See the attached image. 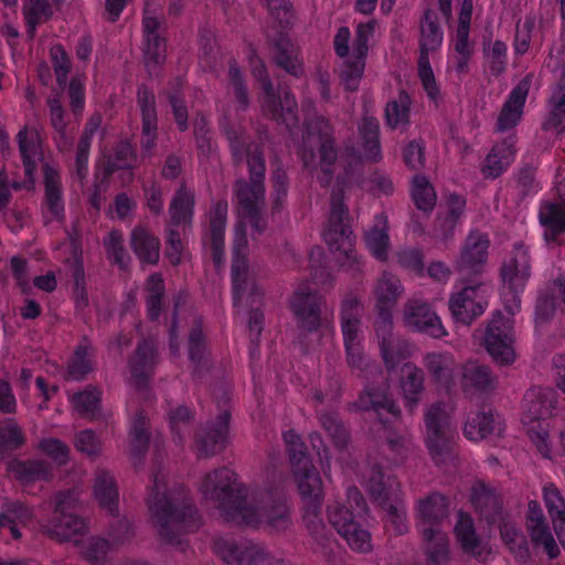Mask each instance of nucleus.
<instances>
[{"label": "nucleus", "mask_w": 565, "mask_h": 565, "mask_svg": "<svg viewBox=\"0 0 565 565\" xmlns=\"http://www.w3.org/2000/svg\"><path fill=\"white\" fill-rule=\"evenodd\" d=\"M214 550L228 565H259L267 557L264 547L250 541L217 539Z\"/></svg>", "instance_id": "obj_18"}, {"label": "nucleus", "mask_w": 565, "mask_h": 565, "mask_svg": "<svg viewBox=\"0 0 565 565\" xmlns=\"http://www.w3.org/2000/svg\"><path fill=\"white\" fill-rule=\"evenodd\" d=\"M318 419L321 427L331 438L334 447L339 450L347 449L351 435L340 415L335 412H322L318 415Z\"/></svg>", "instance_id": "obj_48"}, {"label": "nucleus", "mask_w": 565, "mask_h": 565, "mask_svg": "<svg viewBox=\"0 0 565 565\" xmlns=\"http://www.w3.org/2000/svg\"><path fill=\"white\" fill-rule=\"evenodd\" d=\"M79 500L73 490H64L55 495V509L41 532L56 542H66L75 535L84 534L86 522L77 515Z\"/></svg>", "instance_id": "obj_7"}, {"label": "nucleus", "mask_w": 565, "mask_h": 565, "mask_svg": "<svg viewBox=\"0 0 565 565\" xmlns=\"http://www.w3.org/2000/svg\"><path fill=\"white\" fill-rule=\"evenodd\" d=\"M364 67L365 61L362 58L353 57L352 60L343 61L340 70V78L347 90L354 92L358 89Z\"/></svg>", "instance_id": "obj_62"}, {"label": "nucleus", "mask_w": 565, "mask_h": 565, "mask_svg": "<svg viewBox=\"0 0 565 565\" xmlns=\"http://www.w3.org/2000/svg\"><path fill=\"white\" fill-rule=\"evenodd\" d=\"M156 358L157 349L153 342L142 340L138 343L135 356L129 362L134 386L137 391H147Z\"/></svg>", "instance_id": "obj_27"}, {"label": "nucleus", "mask_w": 565, "mask_h": 565, "mask_svg": "<svg viewBox=\"0 0 565 565\" xmlns=\"http://www.w3.org/2000/svg\"><path fill=\"white\" fill-rule=\"evenodd\" d=\"M290 307L297 319L298 328L313 332L321 326L322 313L327 310V301L322 295L305 282L295 290Z\"/></svg>", "instance_id": "obj_11"}, {"label": "nucleus", "mask_w": 565, "mask_h": 565, "mask_svg": "<svg viewBox=\"0 0 565 565\" xmlns=\"http://www.w3.org/2000/svg\"><path fill=\"white\" fill-rule=\"evenodd\" d=\"M129 449L134 465L142 463V459L149 447V433L147 430V418L143 412H138L130 428Z\"/></svg>", "instance_id": "obj_46"}, {"label": "nucleus", "mask_w": 565, "mask_h": 565, "mask_svg": "<svg viewBox=\"0 0 565 565\" xmlns=\"http://www.w3.org/2000/svg\"><path fill=\"white\" fill-rule=\"evenodd\" d=\"M322 503L303 504V523L312 539L326 547L331 540L332 532L327 527L321 518Z\"/></svg>", "instance_id": "obj_47"}, {"label": "nucleus", "mask_w": 565, "mask_h": 565, "mask_svg": "<svg viewBox=\"0 0 565 565\" xmlns=\"http://www.w3.org/2000/svg\"><path fill=\"white\" fill-rule=\"evenodd\" d=\"M488 302L483 295L482 285L466 286L460 291L452 294L448 307L454 320L469 326L480 317Z\"/></svg>", "instance_id": "obj_14"}, {"label": "nucleus", "mask_w": 565, "mask_h": 565, "mask_svg": "<svg viewBox=\"0 0 565 565\" xmlns=\"http://www.w3.org/2000/svg\"><path fill=\"white\" fill-rule=\"evenodd\" d=\"M547 107L548 114L542 125L543 130L563 132L565 130V102L550 97Z\"/></svg>", "instance_id": "obj_63"}, {"label": "nucleus", "mask_w": 565, "mask_h": 565, "mask_svg": "<svg viewBox=\"0 0 565 565\" xmlns=\"http://www.w3.org/2000/svg\"><path fill=\"white\" fill-rule=\"evenodd\" d=\"M200 492L204 500L215 504L228 522L236 523L246 504L247 489L237 475L226 467L206 473L201 482Z\"/></svg>", "instance_id": "obj_4"}, {"label": "nucleus", "mask_w": 565, "mask_h": 565, "mask_svg": "<svg viewBox=\"0 0 565 565\" xmlns=\"http://www.w3.org/2000/svg\"><path fill=\"white\" fill-rule=\"evenodd\" d=\"M151 0H146L145 17L142 20L145 47L143 64L150 77L157 75L159 67L166 61V41L158 33L161 21L149 14L148 6Z\"/></svg>", "instance_id": "obj_16"}, {"label": "nucleus", "mask_w": 565, "mask_h": 565, "mask_svg": "<svg viewBox=\"0 0 565 565\" xmlns=\"http://www.w3.org/2000/svg\"><path fill=\"white\" fill-rule=\"evenodd\" d=\"M426 446L433 461L449 465L456 459L455 441L449 429L448 415L441 404H434L425 416Z\"/></svg>", "instance_id": "obj_8"}, {"label": "nucleus", "mask_w": 565, "mask_h": 565, "mask_svg": "<svg viewBox=\"0 0 565 565\" xmlns=\"http://www.w3.org/2000/svg\"><path fill=\"white\" fill-rule=\"evenodd\" d=\"M137 104L140 108L142 120L141 148L145 151H151L156 146L158 116L154 94L145 84L138 87Z\"/></svg>", "instance_id": "obj_23"}, {"label": "nucleus", "mask_w": 565, "mask_h": 565, "mask_svg": "<svg viewBox=\"0 0 565 565\" xmlns=\"http://www.w3.org/2000/svg\"><path fill=\"white\" fill-rule=\"evenodd\" d=\"M136 161L137 154L131 143L127 140H121L114 148V154L105 158L103 168L104 179H109L117 170L132 168Z\"/></svg>", "instance_id": "obj_50"}, {"label": "nucleus", "mask_w": 565, "mask_h": 565, "mask_svg": "<svg viewBox=\"0 0 565 565\" xmlns=\"http://www.w3.org/2000/svg\"><path fill=\"white\" fill-rule=\"evenodd\" d=\"M411 99L405 90H401L398 98L387 103L385 108V118L390 127L396 128L398 125L408 124Z\"/></svg>", "instance_id": "obj_57"}, {"label": "nucleus", "mask_w": 565, "mask_h": 565, "mask_svg": "<svg viewBox=\"0 0 565 565\" xmlns=\"http://www.w3.org/2000/svg\"><path fill=\"white\" fill-rule=\"evenodd\" d=\"M501 537L515 558L526 562L530 558V551L525 535L514 523L501 520L499 525Z\"/></svg>", "instance_id": "obj_52"}, {"label": "nucleus", "mask_w": 565, "mask_h": 565, "mask_svg": "<svg viewBox=\"0 0 565 565\" xmlns=\"http://www.w3.org/2000/svg\"><path fill=\"white\" fill-rule=\"evenodd\" d=\"M360 411L374 412L383 425L388 423L383 418V414H390L399 418L401 409L395 404L386 382L377 385H369L362 391L353 404Z\"/></svg>", "instance_id": "obj_19"}, {"label": "nucleus", "mask_w": 565, "mask_h": 565, "mask_svg": "<svg viewBox=\"0 0 565 565\" xmlns=\"http://www.w3.org/2000/svg\"><path fill=\"white\" fill-rule=\"evenodd\" d=\"M366 247L380 260H385L390 245L387 234V221L385 217H377L376 223L364 235Z\"/></svg>", "instance_id": "obj_53"}, {"label": "nucleus", "mask_w": 565, "mask_h": 565, "mask_svg": "<svg viewBox=\"0 0 565 565\" xmlns=\"http://www.w3.org/2000/svg\"><path fill=\"white\" fill-rule=\"evenodd\" d=\"M425 541V553L429 565H447L449 543L447 535L435 527L428 526L423 530Z\"/></svg>", "instance_id": "obj_44"}, {"label": "nucleus", "mask_w": 565, "mask_h": 565, "mask_svg": "<svg viewBox=\"0 0 565 565\" xmlns=\"http://www.w3.org/2000/svg\"><path fill=\"white\" fill-rule=\"evenodd\" d=\"M265 172L266 163L252 159L248 180L235 181L233 190L238 203V212L256 207H265Z\"/></svg>", "instance_id": "obj_12"}, {"label": "nucleus", "mask_w": 565, "mask_h": 565, "mask_svg": "<svg viewBox=\"0 0 565 565\" xmlns=\"http://www.w3.org/2000/svg\"><path fill=\"white\" fill-rule=\"evenodd\" d=\"M483 344L487 352L499 364L508 365L514 362V332L512 320L497 311L488 322Z\"/></svg>", "instance_id": "obj_10"}, {"label": "nucleus", "mask_w": 565, "mask_h": 565, "mask_svg": "<svg viewBox=\"0 0 565 565\" xmlns=\"http://www.w3.org/2000/svg\"><path fill=\"white\" fill-rule=\"evenodd\" d=\"M402 294L399 280L388 274H384L377 281L375 288L376 297V320H392V309Z\"/></svg>", "instance_id": "obj_35"}, {"label": "nucleus", "mask_w": 565, "mask_h": 565, "mask_svg": "<svg viewBox=\"0 0 565 565\" xmlns=\"http://www.w3.org/2000/svg\"><path fill=\"white\" fill-rule=\"evenodd\" d=\"M236 524L264 526L270 532H284L291 525L290 510L282 497L267 494L260 507L254 508L246 503Z\"/></svg>", "instance_id": "obj_9"}, {"label": "nucleus", "mask_w": 565, "mask_h": 565, "mask_svg": "<svg viewBox=\"0 0 565 565\" xmlns=\"http://www.w3.org/2000/svg\"><path fill=\"white\" fill-rule=\"evenodd\" d=\"M508 47L504 42L497 40L492 44L483 43V53L489 61L490 72L493 76L501 75L507 67Z\"/></svg>", "instance_id": "obj_60"}, {"label": "nucleus", "mask_w": 565, "mask_h": 565, "mask_svg": "<svg viewBox=\"0 0 565 565\" xmlns=\"http://www.w3.org/2000/svg\"><path fill=\"white\" fill-rule=\"evenodd\" d=\"M352 234L343 189H333L330 198V215L323 238L330 250L339 253L337 262L340 267L355 275L361 273L363 264L353 248Z\"/></svg>", "instance_id": "obj_3"}, {"label": "nucleus", "mask_w": 565, "mask_h": 565, "mask_svg": "<svg viewBox=\"0 0 565 565\" xmlns=\"http://www.w3.org/2000/svg\"><path fill=\"white\" fill-rule=\"evenodd\" d=\"M94 493L100 507L111 515L118 513V490L114 477L104 469L95 473Z\"/></svg>", "instance_id": "obj_42"}, {"label": "nucleus", "mask_w": 565, "mask_h": 565, "mask_svg": "<svg viewBox=\"0 0 565 565\" xmlns=\"http://www.w3.org/2000/svg\"><path fill=\"white\" fill-rule=\"evenodd\" d=\"M150 479L152 486L148 488L146 502L157 533L162 542L175 544L181 551H185L188 544L180 536L201 526L198 510L183 488L169 492L166 490L159 459L156 460Z\"/></svg>", "instance_id": "obj_1"}, {"label": "nucleus", "mask_w": 565, "mask_h": 565, "mask_svg": "<svg viewBox=\"0 0 565 565\" xmlns=\"http://www.w3.org/2000/svg\"><path fill=\"white\" fill-rule=\"evenodd\" d=\"M194 194L182 184L175 192L169 213L171 216V225L190 224L193 215Z\"/></svg>", "instance_id": "obj_51"}, {"label": "nucleus", "mask_w": 565, "mask_h": 565, "mask_svg": "<svg viewBox=\"0 0 565 565\" xmlns=\"http://www.w3.org/2000/svg\"><path fill=\"white\" fill-rule=\"evenodd\" d=\"M423 365L431 381L450 390L455 384L456 360L449 352H429L423 358Z\"/></svg>", "instance_id": "obj_33"}, {"label": "nucleus", "mask_w": 565, "mask_h": 565, "mask_svg": "<svg viewBox=\"0 0 565 565\" xmlns=\"http://www.w3.org/2000/svg\"><path fill=\"white\" fill-rule=\"evenodd\" d=\"M269 47L271 60L277 67L296 78L303 75V66L298 57L297 49L286 34L280 32L270 40Z\"/></svg>", "instance_id": "obj_28"}, {"label": "nucleus", "mask_w": 565, "mask_h": 565, "mask_svg": "<svg viewBox=\"0 0 565 565\" xmlns=\"http://www.w3.org/2000/svg\"><path fill=\"white\" fill-rule=\"evenodd\" d=\"M561 202H544L539 212L540 223L544 226L546 242L555 241L565 233V183L558 188Z\"/></svg>", "instance_id": "obj_32"}, {"label": "nucleus", "mask_w": 565, "mask_h": 565, "mask_svg": "<svg viewBox=\"0 0 565 565\" xmlns=\"http://www.w3.org/2000/svg\"><path fill=\"white\" fill-rule=\"evenodd\" d=\"M460 385L465 393H487L497 388L498 379L488 365L467 361L461 366Z\"/></svg>", "instance_id": "obj_24"}, {"label": "nucleus", "mask_w": 565, "mask_h": 565, "mask_svg": "<svg viewBox=\"0 0 565 565\" xmlns=\"http://www.w3.org/2000/svg\"><path fill=\"white\" fill-rule=\"evenodd\" d=\"M44 174V205L53 218L62 221L64 218V201L58 172L45 163L43 166Z\"/></svg>", "instance_id": "obj_39"}, {"label": "nucleus", "mask_w": 565, "mask_h": 565, "mask_svg": "<svg viewBox=\"0 0 565 565\" xmlns=\"http://www.w3.org/2000/svg\"><path fill=\"white\" fill-rule=\"evenodd\" d=\"M362 310L361 301L355 295L344 296L341 302V328L344 344L360 342Z\"/></svg>", "instance_id": "obj_36"}, {"label": "nucleus", "mask_w": 565, "mask_h": 565, "mask_svg": "<svg viewBox=\"0 0 565 565\" xmlns=\"http://www.w3.org/2000/svg\"><path fill=\"white\" fill-rule=\"evenodd\" d=\"M294 475L297 479L303 504L322 503V480L315 466L308 467V469L303 471H294Z\"/></svg>", "instance_id": "obj_45"}, {"label": "nucleus", "mask_w": 565, "mask_h": 565, "mask_svg": "<svg viewBox=\"0 0 565 565\" xmlns=\"http://www.w3.org/2000/svg\"><path fill=\"white\" fill-rule=\"evenodd\" d=\"M399 482L392 475H385L379 465H374L367 477V490L381 508L385 504L399 500Z\"/></svg>", "instance_id": "obj_31"}, {"label": "nucleus", "mask_w": 565, "mask_h": 565, "mask_svg": "<svg viewBox=\"0 0 565 565\" xmlns=\"http://www.w3.org/2000/svg\"><path fill=\"white\" fill-rule=\"evenodd\" d=\"M404 322L407 327L435 339L447 334L439 317L429 305L418 300H408L405 303Z\"/></svg>", "instance_id": "obj_21"}, {"label": "nucleus", "mask_w": 565, "mask_h": 565, "mask_svg": "<svg viewBox=\"0 0 565 565\" xmlns=\"http://www.w3.org/2000/svg\"><path fill=\"white\" fill-rule=\"evenodd\" d=\"M231 413L222 411L214 420L201 425L195 433L199 457H212L222 452L228 443Z\"/></svg>", "instance_id": "obj_13"}, {"label": "nucleus", "mask_w": 565, "mask_h": 565, "mask_svg": "<svg viewBox=\"0 0 565 565\" xmlns=\"http://www.w3.org/2000/svg\"><path fill=\"white\" fill-rule=\"evenodd\" d=\"M338 154L339 149L330 121L322 116H315L307 120L299 156L307 169H317L320 166L324 175L320 182L324 186L332 180Z\"/></svg>", "instance_id": "obj_2"}, {"label": "nucleus", "mask_w": 565, "mask_h": 565, "mask_svg": "<svg viewBox=\"0 0 565 565\" xmlns=\"http://www.w3.org/2000/svg\"><path fill=\"white\" fill-rule=\"evenodd\" d=\"M401 386L405 397V406L412 413L418 403V395L423 391L424 375L422 370L405 365L403 369Z\"/></svg>", "instance_id": "obj_55"}, {"label": "nucleus", "mask_w": 565, "mask_h": 565, "mask_svg": "<svg viewBox=\"0 0 565 565\" xmlns=\"http://www.w3.org/2000/svg\"><path fill=\"white\" fill-rule=\"evenodd\" d=\"M287 452L294 471H303L313 466L307 446L295 430L290 429L284 434Z\"/></svg>", "instance_id": "obj_54"}, {"label": "nucleus", "mask_w": 565, "mask_h": 565, "mask_svg": "<svg viewBox=\"0 0 565 565\" xmlns=\"http://www.w3.org/2000/svg\"><path fill=\"white\" fill-rule=\"evenodd\" d=\"M502 430L499 415L491 409L478 412L469 417L463 428L465 436L470 440H480L491 435L500 436Z\"/></svg>", "instance_id": "obj_38"}, {"label": "nucleus", "mask_w": 565, "mask_h": 565, "mask_svg": "<svg viewBox=\"0 0 565 565\" xmlns=\"http://www.w3.org/2000/svg\"><path fill=\"white\" fill-rule=\"evenodd\" d=\"M531 274V259L526 247L516 244L508 260L501 268L503 286L509 289L513 298L523 290Z\"/></svg>", "instance_id": "obj_20"}, {"label": "nucleus", "mask_w": 565, "mask_h": 565, "mask_svg": "<svg viewBox=\"0 0 565 565\" xmlns=\"http://www.w3.org/2000/svg\"><path fill=\"white\" fill-rule=\"evenodd\" d=\"M489 244L486 234L479 231L469 233L455 265L463 278L477 276L482 271L488 257Z\"/></svg>", "instance_id": "obj_15"}, {"label": "nucleus", "mask_w": 565, "mask_h": 565, "mask_svg": "<svg viewBox=\"0 0 565 565\" xmlns=\"http://www.w3.org/2000/svg\"><path fill=\"white\" fill-rule=\"evenodd\" d=\"M374 329L384 364L387 370H394L402 360L411 355L412 345L393 332V319L375 320Z\"/></svg>", "instance_id": "obj_17"}, {"label": "nucleus", "mask_w": 565, "mask_h": 565, "mask_svg": "<svg viewBox=\"0 0 565 565\" xmlns=\"http://www.w3.org/2000/svg\"><path fill=\"white\" fill-rule=\"evenodd\" d=\"M455 534L466 554L478 559H483L489 554L487 542L477 534L473 519L468 513L459 511Z\"/></svg>", "instance_id": "obj_29"}, {"label": "nucleus", "mask_w": 565, "mask_h": 565, "mask_svg": "<svg viewBox=\"0 0 565 565\" xmlns=\"http://www.w3.org/2000/svg\"><path fill=\"white\" fill-rule=\"evenodd\" d=\"M249 62L252 74L264 92L263 113L277 122L284 124L287 128L296 126L298 124V108L295 97L288 89H279V95L276 94L264 61L255 53L250 55Z\"/></svg>", "instance_id": "obj_6"}, {"label": "nucleus", "mask_w": 565, "mask_h": 565, "mask_svg": "<svg viewBox=\"0 0 565 565\" xmlns=\"http://www.w3.org/2000/svg\"><path fill=\"white\" fill-rule=\"evenodd\" d=\"M412 196L416 207L424 212H431L436 205L435 190L424 175L414 177Z\"/></svg>", "instance_id": "obj_56"}, {"label": "nucleus", "mask_w": 565, "mask_h": 565, "mask_svg": "<svg viewBox=\"0 0 565 565\" xmlns=\"http://www.w3.org/2000/svg\"><path fill=\"white\" fill-rule=\"evenodd\" d=\"M93 370L92 361L88 358V349L78 345L67 364L66 379L83 380Z\"/></svg>", "instance_id": "obj_61"}, {"label": "nucleus", "mask_w": 565, "mask_h": 565, "mask_svg": "<svg viewBox=\"0 0 565 565\" xmlns=\"http://www.w3.org/2000/svg\"><path fill=\"white\" fill-rule=\"evenodd\" d=\"M529 89L530 81L527 78L520 81L512 89L498 117L497 127L499 131L509 130L519 122Z\"/></svg>", "instance_id": "obj_34"}, {"label": "nucleus", "mask_w": 565, "mask_h": 565, "mask_svg": "<svg viewBox=\"0 0 565 565\" xmlns=\"http://www.w3.org/2000/svg\"><path fill=\"white\" fill-rule=\"evenodd\" d=\"M25 435L14 418L0 422V459L8 458L25 444Z\"/></svg>", "instance_id": "obj_49"}, {"label": "nucleus", "mask_w": 565, "mask_h": 565, "mask_svg": "<svg viewBox=\"0 0 565 565\" xmlns=\"http://www.w3.org/2000/svg\"><path fill=\"white\" fill-rule=\"evenodd\" d=\"M74 405L77 412L87 418H95L99 409L100 392L97 390H85L74 395Z\"/></svg>", "instance_id": "obj_64"}, {"label": "nucleus", "mask_w": 565, "mask_h": 565, "mask_svg": "<svg viewBox=\"0 0 565 565\" xmlns=\"http://www.w3.org/2000/svg\"><path fill=\"white\" fill-rule=\"evenodd\" d=\"M449 499L440 492H431L417 502L418 518L429 526L439 524L448 516Z\"/></svg>", "instance_id": "obj_41"}, {"label": "nucleus", "mask_w": 565, "mask_h": 565, "mask_svg": "<svg viewBox=\"0 0 565 565\" xmlns=\"http://www.w3.org/2000/svg\"><path fill=\"white\" fill-rule=\"evenodd\" d=\"M350 508L343 503L334 502L327 508L330 524L347 541L349 546L358 552L371 550V535L358 522L356 518L367 510L363 494L358 488L348 489Z\"/></svg>", "instance_id": "obj_5"}, {"label": "nucleus", "mask_w": 565, "mask_h": 565, "mask_svg": "<svg viewBox=\"0 0 565 565\" xmlns=\"http://www.w3.org/2000/svg\"><path fill=\"white\" fill-rule=\"evenodd\" d=\"M147 310L150 320L159 319L162 307V297L164 295L163 279L160 274H152L148 279L147 286Z\"/></svg>", "instance_id": "obj_58"}, {"label": "nucleus", "mask_w": 565, "mask_h": 565, "mask_svg": "<svg viewBox=\"0 0 565 565\" xmlns=\"http://www.w3.org/2000/svg\"><path fill=\"white\" fill-rule=\"evenodd\" d=\"M555 392L550 387H532L523 398V420L529 423L544 420L555 408Z\"/></svg>", "instance_id": "obj_26"}, {"label": "nucleus", "mask_w": 565, "mask_h": 565, "mask_svg": "<svg viewBox=\"0 0 565 565\" xmlns=\"http://www.w3.org/2000/svg\"><path fill=\"white\" fill-rule=\"evenodd\" d=\"M382 509L385 512V526L391 529L395 535H403L408 531L406 510L401 500L385 504V508Z\"/></svg>", "instance_id": "obj_59"}, {"label": "nucleus", "mask_w": 565, "mask_h": 565, "mask_svg": "<svg viewBox=\"0 0 565 565\" xmlns=\"http://www.w3.org/2000/svg\"><path fill=\"white\" fill-rule=\"evenodd\" d=\"M130 246L142 263L154 265L159 262L160 241L147 228L137 226L131 231Z\"/></svg>", "instance_id": "obj_40"}, {"label": "nucleus", "mask_w": 565, "mask_h": 565, "mask_svg": "<svg viewBox=\"0 0 565 565\" xmlns=\"http://www.w3.org/2000/svg\"><path fill=\"white\" fill-rule=\"evenodd\" d=\"M8 470L22 483H31L43 480L49 481L52 478L50 465L41 460H11L8 463Z\"/></svg>", "instance_id": "obj_43"}, {"label": "nucleus", "mask_w": 565, "mask_h": 565, "mask_svg": "<svg viewBox=\"0 0 565 565\" xmlns=\"http://www.w3.org/2000/svg\"><path fill=\"white\" fill-rule=\"evenodd\" d=\"M419 57L429 58L431 52H436L444 39L443 30L439 25V20L435 11L426 9L419 23Z\"/></svg>", "instance_id": "obj_37"}, {"label": "nucleus", "mask_w": 565, "mask_h": 565, "mask_svg": "<svg viewBox=\"0 0 565 565\" xmlns=\"http://www.w3.org/2000/svg\"><path fill=\"white\" fill-rule=\"evenodd\" d=\"M224 131L230 143L232 160L235 166H241L246 161L249 170L252 159H259L262 163H265L264 150L259 143L250 141L243 131L232 126H226Z\"/></svg>", "instance_id": "obj_30"}, {"label": "nucleus", "mask_w": 565, "mask_h": 565, "mask_svg": "<svg viewBox=\"0 0 565 565\" xmlns=\"http://www.w3.org/2000/svg\"><path fill=\"white\" fill-rule=\"evenodd\" d=\"M470 501L476 512L486 519L489 524L503 519L501 497L483 481H478L471 487Z\"/></svg>", "instance_id": "obj_25"}, {"label": "nucleus", "mask_w": 565, "mask_h": 565, "mask_svg": "<svg viewBox=\"0 0 565 565\" xmlns=\"http://www.w3.org/2000/svg\"><path fill=\"white\" fill-rule=\"evenodd\" d=\"M526 530L530 534L531 542L535 546H543L550 558L559 555V548L550 530L546 518L537 501H530L526 515Z\"/></svg>", "instance_id": "obj_22"}]
</instances>
